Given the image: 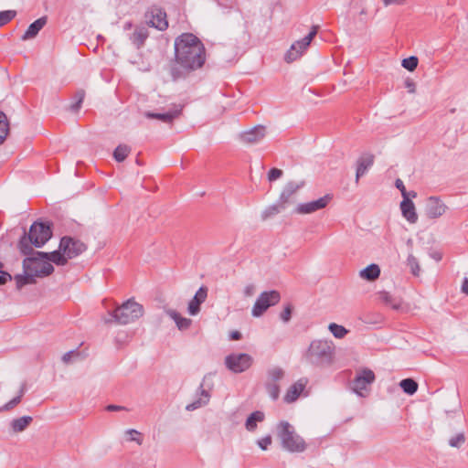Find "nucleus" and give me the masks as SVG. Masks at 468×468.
Returning <instances> with one entry per match:
<instances>
[{
    "instance_id": "1",
    "label": "nucleus",
    "mask_w": 468,
    "mask_h": 468,
    "mask_svg": "<svg viewBox=\"0 0 468 468\" xmlns=\"http://www.w3.org/2000/svg\"><path fill=\"white\" fill-rule=\"evenodd\" d=\"M176 58L186 69L200 68L206 59L202 42L193 34L186 33L175 41Z\"/></svg>"
},
{
    "instance_id": "2",
    "label": "nucleus",
    "mask_w": 468,
    "mask_h": 468,
    "mask_svg": "<svg viewBox=\"0 0 468 468\" xmlns=\"http://www.w3.org/2000/svg\"><path fill=\"white\" fill-rule=\"evenodd\" d=\"M19 249L27 258L23 261L25 273L36 277H46L54 271L49 252L36 251L30 244H27V236H23L19 241Z\"/></svg>"
},
{
    "instance_id": "3",
    "label": "nucleus",
    "mask_w": 468,
    "mask_h": 468,
    "mask_svg": "<svg viewBox=\"0 0 468 468\" xmlns=\"http://www.w3.org/2000/svg\"><path fill=\"white\" fill-rule=\"evenodd\" d=\"M335 347L326 340H313L303 354V360L314 367H323L332 364Z\"/></svg>"
},
{
    "instance_id": "4",
    "label": "nucleus",
    "mask_w": 468,
    "mask_h": 468,
    "mask_svg": "<svg viewBox=\"0 0 468 468\" xmlns=\"http://www.w3.org/2000/svg\"><path fill=\"white\" fill-rule=\"evenodd\" d=\"M86 249V245L80 239L65 236L60 239L58 250L49 252V255L53 263L64 266L69 260L79 256Z\"/></svg>"
},
{
    "instance_id": "5",
    "label": "nucleus",
    "mask_w": 468,
    "mask_h": 468,
    "mask_svg": "<svg viewBox=\"0 0 468 468\" xmlns=\"http://www.w3.org/2000/svg\"><path fill=\"white\" fill-rule=\"evenodd\" d=\"M277 436L282 449L289 452H303L307 448L304 439L287 421H282L278 424Z\"/></svg>"
},
{
    "instance_id": "6",
    "label": "nucleus",
    "mask_w": 468,
    "mask_h": 468,
    "mask_svg": "<svg viewBox=\"0 0 468 468\" xmlns=\"http://www.w3.org/2000/svg\"><path fill=\"white\" fill-rule=\"evenodd\" d=\"M144 310L141 303L133 299H128L121 305L117 306L110 314L112 318L105 319L106 324L115 322L125 325L135 322L144 315Z\"/></svg>"
},
{
    "instance_id": "7",
    "label": "nucleus",
    "mask_w": 468,
    "mask_h": 468,
    "mask_svg": "<svg viewBox=\"0 0 468 468\" xmlns=\"http://www.w3.org/2000/svg\"><path fill=\"white\" fill-rule=\"evenodd\" d=\"M24 236L27 238V244L34 245L37 248H41L46 244L52 236V231L48 224L42 222H34L28 233Z\"/></svg>"
},
{
    "instance_id": "8",
    "label": "nucleus",
    "mask_w": 468,
    "mask_h": 468,
    "mask_svg": "<svg viewBox=\"0 0 468 468\" xmlns=\"http://www.w3.org/2000/svg\"><path fill=\"white\" fill-rule=\"evenodd\" d=\"M226 367L235 374L247 371L253 364V357L247 353H231L225 357Z\"/></svg>"
},
{
    "instance_id": "9",
    "label": "nucleus",
    "mask_w": 468,
    "mask_h": 468,
    "mask_svg": "<svg viewBox=\"0 0 468 468\" xmlns=\"http://www.w3.org/2000/svg\"><path fill=\"white\" fill-rule=\"evenodd\" d=\"M281 300V294L278 291L271 290L261 292L257 298L251 314L254 317L261 316L271 306L277 304Z\"/></svg>"
},
{
    "instance_id": "10",
    "label": "nucleus",
    "mask_w": 468,
    "mask_h": 468,
    "mask_svg": "<svg viewBox=\"0 0 468 468\" xmlns=\"http://www.w3.org/2000/svg\"><path fill=\"white\" fill-rule=\"evenodd\" d=\"M317 34V27H313L312 30L303 39L294 42L286 52L284 59L291 63L298 59L310 46L312 40Z\"/></svg>"
},
{
    "instance_id": "11",
    "label": "nucleus",
    "mask_w": 468,
    "mask_h": 468,
    "mask_svg": "<svg viewBox=\"0 0 468 468\" xmlns=\"http://www.w3.org/2000/svg\"><path fill=\"white\" fill-rule=\"evenodd\" d=\"M285 371L280 367H271L267 370L265 388L272 399H277L280 395V381L283 379Z\"/></svg>"
},
{
    "instance_id": "12",
    "label": "nucleus",
    "mask_w": 468,
    "mask_h": 468,
    "mask_svg": "<svg viewBox=\"0 0 468 468\" xmlns=\"http://www.w3.org/2000/svg\"><path fill=\"white\" fill-rule=\"evenodd\" d=\"M267 135V127L258 124L239 133V141L247 145L260 144Z\"/></svg>"
},
{
    "instance_id": "13",
    "label": "nucleus",
    "mask_w": 468,
    "mask_h": 468,
    "mask_svg": "<svg viewBox=\"0 0 468 468\" xmlns=\"http://www.w3.org/2000/svg\"><path fill=\"white\" fill-rule=\"evenodd\" d=\"M448 210L443 200L435 196L429 197L424 206V214L430 219H436L443 216Z\"/></svg>"
},
{
    "instance_id": "14",
    "label": "nucleus",
    "mask_w": 468,
    "mask_h": 468,
    "mask_svg": "<svg viewBox=\"0 0 468 468\" xmlns=\"http://www.w3.org/2000/svg\"><path fill=\"white\" fill-rule=\"evenodd\" d=\"M331 199L332 197L330 195H325L317 200L299 204L295 208V212L297 214L314 213L317 210L324 208L329 204Z\"/></svg>"
},
{
    "instance_id": "15",
    "label": "nucleus",
    "mask_w": 468,
    "mask_h": 468,
    "mask_svg": "<svg viewBox=\"0 0 468 468\" xmlns=\"http://www.w3.org/2000/svg\"><path fill=\"white\" fill-rule=\"evenodd\" d=\"M375 380V374L370 369H363L356 377L353 383V390L359 396H363V391L367 389V386Z\"/></svg>"
},
{
    "instance_id": "16",
    "label": "nucleus",
    "mask_w": 468,
    "mask_h": 468,
    "mask_svg": "<svg viewBox=\"0 0 468 468\" xmlns=\"http://www.w3.org/2000/svg\"><path fill=\"white\" fill-rule=\"evenodd\" d=\"M308 384V379L306 378H301L296 382L289 387L284 395V401L286 403H292L298 399L300 395L303 392L306 385Z\"/></svg>"
},
{
    "instance_id": "17",
    "label": "nucleus",
    "mask_w": 468,
    "mask_h": 468,
    "mask_svg": "<svg viewBox=\"0 0 468 468\" xmlns=\"http://www.w3.org/2000/svg\"><path fill=\"white\" fill-rule=\"evenodd\" d=\"M207 296V289L200 287L196 292L194 298L188 303V313L191 315H197L200 312V304L203 303Z\"/></svg>"
},
{
    "instance_id": "18",
    "label": "nucleus",
    "mask_w": 468,
    "mask_h": 468,
    "mask_svg": "<svg viewBox=\"0 0 468 468\" xmlns=\"http://www.w3.org/2000/svg\"><path fill=\"white\" fill-rule=\"evenodd\" d=\"M400 210L402 216L410 224H414L418 221V215L416 213L414 203L408 198V197H405V198L400 202Z\"/></svg>"
},
{
    "instance_id": "19",
    "label": "nucleus",
    "mask_w": 468,
    "mask_h": 468,
    "mask_svg": "<svg viewBox=\"0 0 468 468\" xmlns=\"http://www.w3.org/2000/svg\"><path fill=\"white\" fill-rule=\"evenodd\" d=\"M374 155L371 154H363L357 160L356 182L357 183L359 178L363 176L367 169L373 165Z\"/></svg>"
},
{
    "instance_id": "20",
    "label": "nucleus",
    "mask_w": 468,
    "mask_h": 468,
    "mask_svg": "<svg viewBox=\"0 0 468 468\" xmlns=\"http://www.w3.org/2000/svg\"><path fill=\"white\" fill-rule=\"evenodd\" d=\"M303 186V181H291L287 183L280 196V201L282 204L288 203L290 198Z\"/></svg>"
},
{
    "instance_id": "21",
    "label": "nucleus",
    "mask_w": 468,
    "mask_h": 468,
    "mask_svg": "<svg viewBox=\"0 0 468 468\" xmlns=\"http://www.w3.org/2000/svg\"><path fill=\"white\" fill-rule=\"evenodd\" d=\"M47 24V17L42 16L36 21H34L32 24L29 25L24 35L22 36V40H28L36 37L38 34V32L44 27V26Z\"/></svg>"
},
{
    "instance_id": "22",
    "label": "nucleus",
    "mask_w": 468,
    "mask_h": 468,
    "mask_svg": "<svg viewBox=\"0 0 468 468\" xmlns=\"http://www.w3.org/2000/svg\"><path fill=\"white\" fill-rule=\"evenodd\" d=\"M152 18L149 23L152 27L159 29L165 30L168 27V23L166 21V14L163 12L161 9H154L151 12Z\"/></svg>"
},
{
    "instance_id": "23",
    "label": "nucleus",
    "mask_w": 468,
    "mask_h": 468,
    "mask_svg": "<svg viewBox=\"0 0 468 468\" xmlns=\"http://www.w3.org/2000/svg\"><path fill=\"white\" fill-rule=\"evenodd\" d=\"M181 112V109H176L165 113H154L152 112H145L144 116L148 119H157L163 122L170 123Z\"/></svg>"
},
{
    "instance_id": "24",
    "label": "nucleus",
    "mask_w": 468,
    "mask_h": 468,
    "mask_svg": "<svg viewBox=\"0 0 468 468\" xmlns=\"http://www.w3.org/2000/svg\"><path fill=\"white\" fill-rule=\"evenodd\" d=\"M199 389H200V397L197 400L193 401L192 403L187 404L186 407V410H188V411L195 410L198 408L206 406L209 402L210 394L207 390L204 389L203 383L200 385Z\"/></svg>"
},
{
    "instance_id": "25",
    "label": "nucleus",
    "mask_w": 468,
    "mask_h": 468,
    "mask_svg": "<svg viewBox=\"0 0 468 468\" xmlns=\"http://www.w3.org/2000/svg\"><path fill=\"white\" fill-rule=\"evenodd\" d=\"M165 313L175 321L179 330H186L190 327L192 324L191 319L181 316L179 313L172 309H166Z\"/></svg>"
},
{
    "instance_id": "26",
    "label": "nucleus",
    "mask_w": 468,
    "mask_h": 468,
    "mask_svg": "<svg viewBox=\"0 0 468 468\" xmlns=\"http://www.w3.org/2000/svg\"><path fill=\"white\" fill-rule=\"evenodd\" d=\"M148 36L149 32L145 27H137L131 36V41L137 48H140L144 44Z\"/></svg>"
},
{
    "instance_id": "27",
    "label": "nucleus",
    "mask_w": 468,
    "mask_h": 468,
    "mask_svg": "<svg viewBox=\"0 0 468 468\" xmlns=\"http://www.w3.org/2000/svg\"><path fill=\"white\" fill-rule=\"evenodd\" d=\"M380 275V268L378 264L372 263L359 271V276L367 281H375Z\"/></svg>"
},
{
    "instance_id": "28",
    "label": "nucleus",
    "mask_w": 468,
    "mask_h": 468,
    "mask_svg": "<svg viewBox=\"0 0 468 468\" xmlns=\"http://www.w3.org/2000/svg\"><path fill=\"white\" fill-rule=\"evenodd\" d=\"M32 420V417L23 416L17 419H14L10 422V427L15 433L22 432L28 427Z\"/></svg>"
},
{
    "instance_id": "29",
    "label": "nucleus",
    "mask_w": 468,
    "mask_h": 468,
    "mask_svg": "<svg viewBox=\"0 0 468 468\" xmlns=\"http://www.w3.org/2000/svg\"><path fill=\"white\" fill-rule=\"evenodd\" d=\"M264 420V414L261 411L252 412L246 420V429L248 431H253L257 427V423Z\"/></svg>"
},
{
    "instance_id": "30",
    "label": "nucleus",
    "mask_w": 468,
    "mask_h": 468,
    "mask_svg": "<svg viewBox=\"0 0 468 468\" xmlns=\"http://www.w3.org/2000/svg\"><path fill=\"white\" fill-rule=\"evenodd\" d=\"M9 133V122L6 115L0 111V145L4 144Z\"/></svg>"
},
{
    "instance_id": "31",
    "label": "nucleus",
    "mask_w": 468,
    "mask_h": 468,
    "mask_svg": "<svg viewBox=\"0 0 468 468\" xmlns=\"http://www.w3.org/2000/svg\"><path fill=\"white\" fill-rule=\"evenodd\" d=\"M131 152V147L126 144L118 145L113 152V158L117 162H122Z\"/></svg>"
},
{
    "instance_id": "32",
    "label": "nucleus",
    "mask_w": 468,
    "mask_h": 468,
    "mask_svg": "<svg viewBox=\"0 0 468 468\" xmlns=\"http://www.w3.org/2000/svg\"><path fill=\"white\" fill-rule=\"evenodd\" d=\"M399 386L403 391L409 395H413L418 389L417 382L411 378L402 379Z\"/></svg>"
},
{
    "instance_id": "33",
    "label": "nucleus",
    "mask_w": 468,
    "mask_h": 468,
    "mask_svg": "<svg viewBox=\"0 0 468 468\" xmlns=\"http://www.w3.org/2000/svg\"><path fill=\"white\" fill-rule=\"evenodd\" d=\"M17 289H21L26 284L35 283L36 280L29 274H18L15 276Z\"/></svg>"
},
{
    "instance_id": "34",
    "label": "nucleus",
    "mask_w": 468,
    "mask_h": 468,
    "mask_svg": "<svg viewBox=\"0 0 468 468\" xmlns=\"http://www.w3.org/2000/svg\"><path fill=\"white\" fill-rule=\"evenodd\" d=\"M328 329L335 337L339 339L344 338L348 333V331L343 325L335 323H331L328 326Z\"/></svg>"
},
{
    "instance_id": "35",
    "label": "nucleus",
    "mask_w": 468,
    "mask_h": 468,
    "mask_svg": "<svg viewBox=\"0 0 468 468\" xmlns=\"http://www.w3.org/2000/svg\"><path fill=\"white\" fill-rule=\"evenodd\" d=\"M378 298L382 303L390 305L393 309H399L400 307V303L395 301L388 292H380Z\"/></svg>"
},
{
    "instance_id": "36",
    "label": "nucleus",
    "mask_w": 468,
    "mask_h": 468,
    "mask_svg": "<svg viewBox=\"0 0 468 468\" xmlns=\"http://www.w3.org/2000/svg\"><path fill=\"white\" fill-rule=\"evenodd\" d=\"M127 441H135L138 445L143 443L142 434L134 429L126 430L124 432Z\"/></svg>"
},
{
    "instance_id": "37",
    "label": "nucleus",
    "mask_w": 468,
    "mask_h": 468,
    "mask_svg": "<svg viewBox=\"0 0 468 468\" xmlns=\"http://www.w3.org/2000/svg\"><path fill=\"white\" fill-rule=\"evenodd\" d=\"M465 435L463 432H459L449 440V445L452 448L459 449L465 442Z\"/></svg>"
},
{
    "instance_id": "38",
    "label": "nucleus",
    "mask_w": 468,
    "mask_h": 468,
    "mask_svg": "<svg viewBox=\"0 0 468 468\" xmlns=\"http://www.w3.org/2000/svg\"><path fill=\"white\" fill-rule=\"evenodd\" d=\"M284 207H285V204H282V202L279 200L278 204L270 206L269 207L266 208V210L263 213V218H266L268 217L278 214L284 208Z\"/></svg>"
},
{
    "instance_id": "39",
    "label": "nucleus",
    "mask_w": 468,
    "mask_h": 468,
    "mask_svg": "<svg viewBox=\"0 0 468 468\" xmlns=\"http://www.w3.org/2000/svg\"><path fill=\"white\" fill-rule=\"evenodd\" d=\"M419 59L415 56L404 58L401 62L403 68L410 71H413L418 67Z\"/></svg>"
},
{
    "instance_id": "40",
    "label": "nucleus",
    "mask_w": 468,
    "mask_h": 468,
    "mask_svg": "<svg viewBox=\"0 0 468 468\" xmlns=\"http://www.w3.org/2000/svg\"><path fill=\"white\" fill-rule=\"evenodd\" d=\"M23 390H20V393L16 397H15L13 399H11L10 401H8L0 408V411H8L15 408L17 404H19L23 397Z\"/></svg>"
},
{
    "instance_id": "41",
    "label": "nucleus",
    "mask_w": 468,
    "mask_h": 468,
    "mask_svg": "<svg viewBox=\"0 0 468 468\" xmlns=\"http://www.w3.org/2000/svg\"><path fill=\"white\" fill-rule=\"evenodd\" d=\"M16 15L15 10H6L0 12V27L10 22Z\"/></svg>"
},
{
    "instance_id": "42",
    "label": "nucleus",
    "mask_w": 468,
    "mask_h": 468,
    "mask_svg": "<svg viewBox=\"0 0 468 468\" xmlns=\"http://www.w3.org/2000/svg\"><path fill=\"white\" fill-rule=\"evenodd\" d=\"M407 261L412 274L418 276L420 271L418 260L412 254H410Z\"/></svg>"
},
{
    "instance_id": "43",
    "label": "nucleus",
    "mask_w": 468,
    "mask_h": 468,
    "mask_svg": "<svg viewBox=\"0 0 468 468\" xmlns=\"http://www.w3.org/2000/svg\"><path fill=\"white\" fill-rule=\"evenodd\" d=\"M257 444L261 450L265 451L271 444V437L270 435L265 436L264 438L259 440Z\"/></svg>"
},
{
    "instance_id": "44",
    "label": "nucleus",
    "mask_w": 468,
    "mask_h": 468,
    "mask_svg": "<svg viewBox=\"0 0 468 468\" xmlns=\"http://www.w3.org/2000/svg\"><path fill=\"white\" fill-rule=\"evenodd\" d=\"M282 176V171L281 169L272 168L270 170V172L268 174V179L270 181H274V180L280 178Z\"/></svg>"
},
{
    "instance_id": "45",
    "label": "nucleus",
    "mask_w": 468,
    "mask_h": 468,
    "mask_svg": "<svg viewBox=\"0 0 468 468\" xmlns=\"http://www.w3.org/2000/svg\"><path fill=\"white\" fill-rule=\"evenodd\" d=\"M292 315V308L290 305L286 306L284 310L282 312L280 317L284 322L287 323L290 321Z\"/></svg>"
},
{
    "instance_id": "46",
    "label": "nucleus",
    "mask_w": 468,
    "mask_h": 468,
    "mask_svg": "<svg viewBox=\"0 0 468 468\" xmlns=\"http://www.w3.org/2000/svg\"><path fill=\"white\" fill-rule=\"evenodd\" d=\"M76 96L78 98V101H77V102H75L74 104L71 105V109L73 111H77V110L80 109V104H81V102L83 101V99H84V92L82 90H80V91L77 92Z\"/></svg>"
},
{
    "instance_id": "47",
    "label": "nucleus",
    "mask_w": 468,
    "mask_h": 468,
    "mask_svg": "<svg viewBox=\"0 0 468 468\" xmlns=\"http://www.w3.org/2000/svg\"><path fill=\"white\" fill-rule=\"evenodd\" d=\"M395 186L401 192L403 199L405 198V197H408V192L401 179H397L395 182Z\"/></svg>"
},
{
    "instance_id": "48",
    "label": "nucleus",
    "mask_w": 468,
    "mask_h": 468,
    "mask_svg": "<svg viewBox=\"0 0 468 468\" xmlns=\"http://www.w3.org/2000/svg\"><path fill=\"white\" fill-rule=\"evenodd\" d=\"M256 292V286L252 283L245 286L243 293L246 297H251Z\"/></svg>"
},
{
    "instance_id": "49",
    "label": "nucleus",
    "mask_w": 468,
    "mask_h": 468,
    "mask_svg": "<svg viewBox=\"0 0 468 468\" xmlns=\"http://www.w3.org/2000/svg\"><path fill=\"white\" fill-rule=\"evenodd\" d=\"M12 276L5 271H0V285L5 284L7 281L11 280Z\"/></svg>"
},
{
    "instance_id": "50",
    "label": "nucleus",
    "mask_w": 468,
    "mask_h": 468,
    "mask_svg": "<svg viewBox=\"0 0 468 468\" xmlns=\"http://www.w3.org/2000/svg\"><path fill=\"white\" fill-rule=\"evenodd\" d=\"M385 6H388L391 5H401L405 2V0H382Z\"/></svg>"
},
{
    "instance_id": "51",
    "label": "nucleus",
    "mask_w": 468,
    "mask_h": 468,
    "mask_svg": "<svg viewBox=\"0 0 468 468\" xmlns=\"http://www.w3.org/2000/svg\"><path fill=\"white\" fill-rule=\"evenodd\" d=\"M406 87L408 88L409 92H410V93H414L416 90L415 83L411 80L406 81Z\"/></svg>"
},
{
    "instance_id": "52",
    "label": "nucleus",
    "mask_w": 468,
    "mask_h": 468,
    "mask_svg": "<svg viewBox=\"0 0 468 468\" xmlns=\"http://www.w3.org/2000/svg\"><path fill=\"white\" fill-rule=\"evenodd\" d=\"M106 409H107V410H109V411H118V410H125V408H124V407H122V406L112 405H112L107 406V408H106Z\"/></svg>"
},
{
    "instance_id": "53",
    "label": "nucleus",
    "mask_w": 468,
    "mask_h": 468,
    "mask_svg": "<svg viewBox=\"0 0 468 468\" xmlns=\"http://www.w3.org/2000/svg\"><path fill=\"white\" fill-rule=\"evenodd\" d=\"M462 292L468 294V278H464L462 285Z\"/></svg>"
},
{
    "instance_id": "54",
    "label": "nucleus",
    "mask_w": 468,
    "mask_h": 468,
    "mask_svg": "<svg viewBox=\"0 0 468 468\" xmlns=\"http://www.w3.org/2000/svg\"><path fill=\"white\" fill-rule=\"evenodd\" d=\"M240 338H241V334L239 331H233L230 333V339L239 340Z\"/></svg>"
},
{
    "instance_id": "55",
    "label": "nucleus",
    "mask_w": 468,
    "mask_h": 468,
    "mask_svg": "<svg viewBox=\"0 0 468 468\" xmlns=\"http://www.w3.org/2000/svg\"><path fill=\"white\" fill-rule=\"evenodd\" d=\"M70 356H71V352H68V353H66V354L63 356V357H62L63 361H64V362H68V361L69 360V358H70Z\"/></svg>"
},
{
    "instance_id": "56",
    "label": "nucleus",
    "mask_w": 468,
    "mask_h": 468,
    "mask_svg": "<svg viewBox=\"0 0 468 468\" xmlns=\"http://www.w3.org/2000/svg\"><path fill=\"white\" fill-rule=\"evenodd\" d=\"M410 197H417V193L414 192V191L408 192V198H410Z\"/></svg>"
},
{
    "instance_id": "57",
    "label": "nucleus",
    "mask_w": 468,
    "mask_h": 468,
    "mask_svg": "<svg viewBox=\"0 0 468 468\" xmlns=\"http://www.w3.org/2000/svg\"><path fill=\"white\" fill-rule=\"evenodd\" d=\"M2 267V263H0V268Z\"/></svg>"
}]
</instances>
